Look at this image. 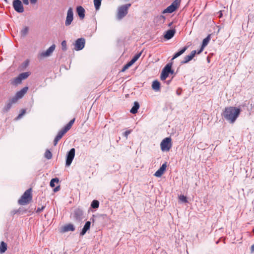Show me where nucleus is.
Instances as JSON below:
<instances>
[{
    "label": "nucleus",
    "instance_id": "obj_8",
    "mask_svg": "<svg viewBox=\"0 0 254 254\" xmlns=\"http://www.w3.org/2000/svg\"><path fill=\"white\" fill-rule=\"evenodd\" d=\"M13 6L14 10L19 13L24 11V8L21 1L20 0H14L13 1Z\"/></svg>",
    "mask_w": 254,
    "mask_h": 254
},
{
    "label": "nucleus",
    "instance_id": "obj_11",
    "mask_svg": "<svg viewBox=\"0 0 254 254\" xmlns=\"http://www.w3.org/2000/svg\"><path fill=\"white\" fill-rule=\"evenodd\" d=\"M29 72H25L20 73L18 77L14 79V83L15 84H19L22 80L25 79L30 75Z\"/></svg>",
    "mask_w": 254,
    "mask_h": 254
},
{
    "label": "nucleus",
    "instance_id": "obj_14",
    "mask_svg": "<svg viewBox=\"0 0 254 254\" xmlns=\"http://www.w3.org/2000/svg\"><path fill=\"white\" fill-rule=\"evenodd\" d=\"M196 54H197V51L196 50L192 51L189 55L184 57V60L182 61L181 63L182 64H185L188 63L194 58Z\"/></svg>",
    "mask_w": 254,
    "mask_h": 254
},
{
    "label": "nucleus",
    "instance_id": "obj_32",
    "mask_svg": "<svg viewBox=\"0 0 254 254\" xmlns=\"http://www.w3.org/2000/svg\"><path fill=\"white\" fill-rule=\"evenodd\" d=\"M28 28L27 27H25L23 28V29L21 31V35L22 36H25L27 35L28 32Z\"/></svg>",
    "mask_w": 254,
    "mask_h": 254
},
{
    "label": "nucleus",
    "instance_id": "obj_17",
    "mask_svg": "<svg viewBox=\"0 0 254 254\" xmlns=\"http://www.w3.org/2000/svg\"><path fill=\"white\" fill-rule=\"evenodd\" d=\"M62 232H66L68 231H74L75 230L74 226L71 223L65 225L62 227Z\"/></svg>",
    "mask_w": 254,
    "mask_h": 254
},
{
    "label": "nucleus",
    "instance_id": "obj_21",
    "mask_svg": "<svg viewBox=\"0 0 254 254\" xmlns=\"http://www.w3.org/2000/svg\"><path fill=\"white\" fill-rule=\"evenodd\" d=\"M90 225L91 222L90 221H87L86 222L80 233V236H83L85 234L86 232L90 229Z\"/></svg>",
    "mask_w": 254,
    "mask_h": 254
},
{
    "label": "nucleus",
    "instance_id": "obj_41",
    "mask_svg": "<svg viewBox=\"0 0 254 254\" xmlns=\"http://www.w3.org/2000/svg\"><path fill=\"white\" fill-rule=\"evenodd\" d=\"M158 18L160 20H162L163 22H164L165 20V17L163 15H160Z\"/></svg>",
    "mask_w": 254,
    "mask_h": 254
},
{
    "label": "nucleus",
    "instance_id": "obj_9",
    "mask_svg": "<svg viewBox=\"0 0 254 254\" xmlns=\"http://www.w3.org/2000/svg\"><path fill=\"white\" fill-rule=\"evenodd\" d=\"M75 149L71 148L67 153L66 159V165L69 166L70 165L75 156Z\"/></svg>",
    "mask_w": 254,
    "mask_h": 254
},
{
    "label": "nucleus",
    "instance_id": "obj_10",
    "mask_svg": "<svg viewBox=\"0 0 254 254\" xmlns=\"http://www.w3.org/2000/svg\"><path fill=\"white\" fill-rule=\"evenodd\" d=\"M73 10L71 7H69L67 10V15L66 17V20L65 22V26H69L71 24L72 20H73Z\"/></svg>",
    "mask_w": 254,
    "mask_h": 254
},
{
    "label": "nucleus",
    "instance_id": "obj_34",
    "mask_svg": "<svg viewBox=\"0 0 254 254\" xmlns=\"http://www.w3.org/2000/svg\"><path fill=\"white\" fill-rule=\"evenodd\" d=\"M62 137L59 135H57L55 139L54 140V146H56L58 141L62 138Z\"/></svg>",
    "mask_w": 254,
    "mask_h": 254
},
{
    "label": "nucleus",
    "instance_id": "obj_12",
    "mask_svg": "<svg viewBox=\"0 0 254 254\" xmlns=\"http://www.w3.org/2000/svg\"><path fill=\"white\" fill-rule=\"evenodd\" d=\"M74 49L76 51L82 50L85 46V39L79 38L75 41Z\"/></svg>",
    "mask_w": 254,
    "mask_h": 254
},
{
    "label": "nucleus",
    "instance_id": "obj_29",
    "mask_svg": "<svg viewBox=\"0 0 254 254\" xmlns=\"http://www.w3.org/2000/svg\"><path fill=\"white\" fill-rule=\"evenodd\" d=\"M44 156L47 159H50L52 157V154L50 150H47L45 153Z\"/></svg>",
    "mask_w": 254,
    "mask_h": 254
},
{
    "label": "nucleus",
    "instance_id": "obj_22",
    "mask_svg": "<svg viewBox=\"0 0 254 254\" xmlns=\"http://www.w3.org/2000/svg\"><path fill=\"white\" fill-rule=\"evenodd\" d=\"M139 108V103L135 101L134 102V105L130 110V112L133 114H136L137 112L138 109Z\"/></svg>",
    "mask_w": 254,
    "mask_h": 254
},
{
    "label": "nucleus",
    "instance_id": "obj_33",
    "mask_svg": "<svg viewBox=\"0 0 254 254\" xmlns=\"http://www.w3.org/2000/svg\"><path fill=\"white\" fill-rule=\"evenodd\" d=\"M142 52H141L139 53L136 54L131 60L134 63L139 58Z\"/></svg>",
    "mask_w": 254,
    "mask_h": 254
},
{
    "label": "nucleus",
    "instance_id": "obj_42",
    "mask_svg": "<svg viewBox=\"0 0 254 254\" xmlns=\"http://www.w3.org/2000/svg\"><path fill=\"white\" fill-rule=\"evenodd\" d=\"M60 186H58L57 187H56L54 189V191L55 192H57L58 191H59L60 190Z\"/></svg>",
    "mask_w": 254,
    "mask_h": 254
},
{
    "label": "nucleus",
    "instance_id": "obj_40",
    "mask_svg": "<svg viewBox=\"0 0 254 254\" xmlns=\"http://www.w3.org/2000/svg\"><path fill=\"white\" fill-rule=\"evenodd\" d=\"M25 110L23 109L21 111V113L18 115V118H21L25 113Z\"/></svg>",
    "mask_w": 254,
    "mask_h": 254
},
{
    "label": "nucleus",
    "instance_id": "obj_18",
    "mask_svg": "<svg viewBox=\"0 0 254 254\" xmlns=\"http://www.w3.org/2000/svg\"><path fill=\"white\" fill-rule=\"evenodd\" d=\"M76 12L81 19H83L85 17V9L81 6H78L76 7Z\"/></svg>",
    "mask_w": 254,
    "mask_h": 254
},
{
    "label": "nucleus",
    "instance_id": "obj_38",
    "mask_svg": "<svg viewBox=\"0 0 254 254\" xmlns=\"http://www.w3.org/2000/svg\"><path fill=\"white\" fill-rule=\"evenodd\" d=\"M131 131V130H128L126 131L124 133V136L126 138H127L128 135V134H129L130 133Z\"/></svg>",
    "mask_w": 254,
    "mask_h": 254
},
{
    "label": "nucleus",
    "instance_id": "obj_24",
    "mask_svg": "<svg viewBox=\"0 0 254 254\" xmlns=\"http://www.w3.org/2000/svg\"><path fill=\"white\" fill-rule=\"evenodd\" d=\"M160 83L157 80H155L153 82L152 84V88L156 91H158L160 89Z\"/></svg>",
    "mask_w": 254,
    "mask_h": 254
},
{
    "label": "nucleus",
    "instance_id": "obj_45",
    "mask_svg": "<svg viewBox=\"0 0 254 254\" xmlns=\"http://www.w3.org/2000/svg\"><path fill=\"white\" fill-rule=\"evenodd\" d=\"M251 252H254V244L251 247Z\"/></svg>",
    "mask_w": 254,
    "mask_h": 254
},
{
    "label": "nucleus",
    "instance_id": "obj_20",
    "mask_svg": "<svg viewBox=\"0 0 254 254\" xmlns=\"http://www.w3.org/2000/svg\"><path fill=\"white\" fill-rule=\"evenodd\" d=\"M28 89V88L27 87H25L23 88L21 90L18 91L16 93L15 96L17 97L18 99L21 98L24 95V94L27 92Z\"/></svg>",
    "mask_w": 254,
    "mask_h": 254
},
{
    "label": "nucleus",
    "instance_id": "obj_2",
    "mask_svg": "<svg viewBox=\"0 0 254 254\" xmlns=\"http://www.w3.org/2000/svg\"><path fill=\"white\" fill-rule=\"evenodd\" d=\"M32 200V189L27 190L18 200V203L20 205L28 204Z\"/></svg>",
    "mask_w": 254,
    "mask_h": 254
},
{
    "label": "nucleus",
    "instance_id": "obj_16",
    "mask_svg": "<svg viewBox=\"0 0 254 254\" xmlns=\"http://www.w3.org/2000/svg\"><path fill=\"white\" fill-rule=\"evenodd\" d=\"M210 35H208L205 38L203 39L201 47L200 49L197 51V54H199L203 51L204 48L207 45L208 43L210 41Z\"/></svg>",
    "mask_w": 254,
    "mask_h": 254
},
{
    "label": "nucleus",
    "instance_id": "obj_15",
    "mask_svg": "<svg viewBox=\"0 0 254 254\" xmlns=\"http://www.w3.org/2000/svg\"><path fill=\"white\" fill-rule=\"evenodd\" d=\"M167 168V163L165 162L162 164L160 168L155 173L154 176L157 177H160L164 173Z\"/></svg>",
    "mask_w": 254,
    "mask_h": 254
},
{
    "label": "nucleus",
    "instance_id": "obj_27",
    "mask_svg": "<svg viewBox=\"0 0 254 254\" xmlns=\"http://www.w3.org/2000/svg\"><path fill=\"white\" fill-rule=\"evenodd\" d=\"M102 0H94V4L96 10H98L100 7Z\"/></svg>",
    "mask_w": 254,
    "mask_h": 254
},
{
    "label": "nucleus",
    "instance_id": "obj_19",
    "mask_svg": "<svg viewBox=\"0 0 254 254\" xmlns=\"http://www.w3.org/2000/svg\"><path fill=\"white\" fill-rule=\"evenodd\" d=\"M176 31L175 29L169 30L166 31L164 37V38L167 40H169L171 39L175 35Z\"/></svg>",
    "mask_w": 254,
    "mask_h": 254
},
{
    "label": "nucleus",
    "instance_id": "obj_31",
    "mask_svg": "<svg viewBox=\"0 0 254 254\" xmlns=\"http://www.w3.org/2000/svg\"><path fill=\"white\" fill-rule=\"evenodd\" d=\"M59 181V180L58 178H54V179H52L51 180V182H50V186L52 187V188H53L55 187V183H58Z\"/></svg>",
    "mask_w": 254,
    "mask_h": 254
},
{
    "label": "nucleus",
    "instance_id": "obj_36",
    "mask_svg": "<svg viewBox=\"0 0 254 254\" xmlns=\"http://www.w3.org/2000/svg\"><path fill=\"white\" fill-rule=\"evenodd\" d=\"M179 199L180 200L183 202H187L188 201H187V197L186 196H185L184 195H180L179 196Z\"/></svg>",
    "mask_w": 254,
    "mask_h": 254
},
{
    "label": "nucleus",
    "instance_id": "obj_39",
    "mask_svg": "<svg viewBox=\"0 0 254 254\" xmlns=\"http://www.w3.org/2000/svg\"><path fill=\"white\" fill-rule=\"evenodd\" d=\"M45 206L43 205L41 207H38L36 210L37 213H40V212L42 211L43 209L45 208Z\"/></svg>",
    "mask_w": 254,
    "mask_h": 254
},
{
    "label": "nucleus",
    "instance_id": "obj_25",
    "mask_svg": "<svg viewBox=\"0 0 254 254\" xmlns=\"http://www.w3.org/2000/svg\"><path fill=\"white\" fill-rule=\"evenodd\" d=\"M7 250V244L4 242H1L0 245V252L4 253Z\"/></svg>",
    "mask_w": 254,
    "mask_h": 254
},
{
    "label": "nucleus",
    "instance_id": "obj_43",
    "mask_svg": "<svg viewBox=\"0 0 254 254\" xmlns=\"http://www.w3.org/2000/svg\"><path fill=\"white\" fill-rule=\"evenodd\" d=\"M22 1H23V3L26 5H28L29 4L28 0H22Z\"/></svg>",
    "mask_w": 254,
    "mask_h": 254
},
{
    "label": "nucleus",
    "instance_id": "obj_23",
    "mask_svg": "<svg viewBox=\"0 0 254 254\" xmlns=\"http://www.w3.org/2000/svg\"><path fill=\"white\" fill-rule=\"evenodd\" d=\"M187 49V47H184L182 50L176 53L173 56V58L172 59V60H174L175 59L177 58V57H179L181 55H182Z\"/></svg>",
    "mask_w": 254,
    "mask_h": 254
},
{
    "label": "nucleus",
    "instance_id": "obj_4",
    "mask_svg": "<svg viewBox=\"0 0 254 254\" xmlns=\"http://www.w3.org/2000/svg\"><path fill=\"white\" fill-rule=\"evenodd\" d=\"M172 146L171 137H166L163 139L161 143L160 147L162 151H169Z\"/></svg>",
    "mask_w": 254,
    "mask_h": 254
},
{
    "label": "nucleus",
    "instance_id": "obj_28",
    "mask_svg": "<svg viewBox=\"0 0 254 254\" xmlns=\"http://www.w3.org/2000/svg\"><path fill=\"white\" fill-rule=\"evenodd\" d=\"M99 202L98 200H94L91 203V206L93 208H97L99 207Z\"/></svg>",
    "mask_w": 254,
    "mask_h": 254
},
{
    "label": "nucleus",
    "instance_id": "obj_37",
    "mask_svg": "<svg viewBox=\"0 0 254 254\" xmlns=\"http://www.w3.org/2000/svg\"><path fill=\"white\" fill-rule=\"evenodd\" d=\"M62 47L64 51L66 50V42L65 41H63L62 42Z\"/></svg>",
    "mask_w": 254,
    "mask_h": 254
},
{
    "label": "nucleus",
    "instance_id": "obj_6",
    "mask_svg": "<svg viewBox=\"0 0 254 254\" xmlns=\"http://www.w3.org/2000/svg\"><path fill=\"white\" fill-rule=\"evenodd\" d=\"M172 64L169 63L166 65V66L163 69L161 74V79L162 80H165L169 76L170 73H173V71L171 70Z\"/></svg>",
    "mask_w": 254,
    "mask_h": 254
},
{
    "label": "nucleus",
    "instance_id": "obj_5",
    "mask_svg": "<svg viewBox=\"0 0 254 254\" xmlns=\"http://www.w3.org/2000/svg\"><path fill=\"white\" fill-rule=\"evenodd\" d=\"M181 0H175L172 4L165 9L163 13H171L177 9L180 5Z\"/></svg>",
    "mask_w": 254,
    "mask_h": 254
},
{
    "label": "nucleus",
    "instance_id": "obj_3",
    "mask_svg": "<svg viewBox=\"0 0 254 254\" xmlns=\"http://www.w3.org/2000/svg\"><path fill=\"white\" fill-rule=\"evenodd\" d=\"M130 5V3H128L120 6L118 9L117 13V19L121 20L124 18L127 14L128 9Z\"/></svg>",
    "mask_w": 254,
    "mask_h": 254
},
{
    "label": "nucleus",
    "instance_id": "obj_35",
    "mask_svg": "<svg viewBox=\"0 0 254 254\" xmlns=\"http://www.w3.org/2000/svg\"><path fill=\"white\" fill-rule=\"evenodd\" d=\"M18 99L17 98V97H16L15 96L13 97H12L11 99L9 100V102L10 103H11L12 104H13L17 102V101H18Z\"/></svg>",
    "mask_w": 254,
    "mask_h": 254
},
{
    "label": "nucleus",
    "instance_id": "obj_7",
    "mask_svg": "<svg viewBox=\"0 0 254 254\" xmlns=\"http://www.w3.org/2000/svg\"><path fill=\"white\" fill-rule=\"evenodd\" d=\"M75 118L73 119L61 130H60L58 133V135H60L62 137L71 128L72 126L75 122Z\"/></svg>",
    "mask_w": 254,
    "mask_h": 254
},
{
    "label": "nucleus",
    "instance_id": "obj_44",
    "mask_svg": "<svg viewBox=\"0 0 254 254\" xmlns=\"http://www.w3.org/2000/svg\"><path fill=\"white\" fill-rule=\"evenodd\" d=\"M30 1L31 4H35L37 2V0H30Z\"/></svg>",
    "mask_w": 254,
    "mask_h": 254
},
{
    "label": "nucleus",
    "instance_id": "obj_26",
    "mask_svg": "<svg viewBox=\"0 0 254 254\" xmlns=\"http://www.w3.org/2000/svg\"><path fill=\"white\" fill-rule=\"evenodd\" d=\"M134 63L131 60L128 63H127L126 64H125L122 69V72L125 71L127 69H128L130 66H131Z\"/></svg>",
    "mask_w": 254,
    "mask_h": 254
},
{
    "label": "nucleus",
    "instance_id": "obj_13",
    "mask_svg": "<svg viewBox=\"0 0 254 254\" xmlns=\"http://www.w3.org/2000/svg\"><path fill=\"white\" fill-rule=\"evenodd\" d=\"M55 45H52L50 47H49L45 52H43L39 54L40 58H43L44 57H48L50 56L53 51L55 49Z\"/></svg>",
    "mask_w": 254,
    "mask_h": 254
},
{
    "label": "nucleus",
    "instance_id": "obj_30",
    "mask_svg": "<svg viewBox=\"0 0 254 254\" xmlns=\"http://www.w3.org/2000/svg\"><path fill=\"white\" fill-rule=\"evenodd\" d=\"M12 105V104H11V103L8 102L4 107L3 111L5 112H8L11 108Z\"/></svg>",
    "mask_w": 254,
    "mask_h": 254
},
{
    "label": "nucleus",
    "instance_id": "obj_1",
    "mask_svg": "<svg viewBox=\"0 0 254 254\" xmlns=\"http://www.w3.org/2000/svg\"><path fill=\"white\" fill-rule=\"evenodd\" d=\"M241 112V110L235 107H228L225 108L222 116L230 123L233 124Z\"/></svg>",
    "mask_w": 254,
    "mask_h": 254
}]
</instances>
